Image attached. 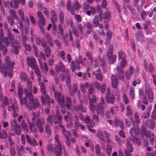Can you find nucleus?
I'll return each mask as SVG.
<instances>
[{
    "label": "nucleus",
    "mask_w": 156,
    "mask_h": 156,
    "mask_svg": "<svg viewBox=\"0 0 156 156\" xmlns=\"http://www.w3.org/2000/svg\"><path fill=\"white\" fill-rule=\"evenodd\" d=\"M73 6L75 10L79 11L82 5L79 3L78 0H74V3Z\"/></svg>",
    "instance_id": "nucleus-28"
},
{
    "label": "nucleus",
    "mask_w": 156,
    "mask_h": 156,
    "mask_svg": "<svg viewBox=\"0 0 156 156\" xmlns=\"http://www.w3.org/2000/svg\"><path fill=\"white\" fill-rule=\"evenodd\" d=\"M136 40L141 42H143L144 40V37L142 32L141 31H137L135 34Z\"/></svg>",
    "instance_id": "nucleus-18"
},
{
    "label": "nucleus",
    "mask_w": 156,
    "mask_h": 156,
    "mask_svg": "<svg viewBox=\"0 0 156 156\" xmlns=\"http://www.w3.org/2000/svg\"><path fill=\"white\" fill-rule=\"evenodd\" d=\"M95 150L97 156H101L102 154H101V147L99 145L97 144L95 147Z\"/></svg>",
    "instance_id": "nucleus-49"
},
{
    "label": "nucleus",
    "mask_w": 156,
    "mask_h": 156,
    "mask_svg": "<svg viewBox=\"0 0 156 156\" xmlns=\"http://www.w3.org/2000/svg\"><path fill=\"white\" fill-rule=\"evenodd\" d=\"M93 28V25L91 23H88L87 24V30L86 32L87 34H89L92 32Z\"/></svg>",
    "instance_id": "nucleus-34"
},
{
    "label": "nucleus",
    "mask_w": 156,
    "mask_h": 156,
    "mask_svg": "<svg viewBox=\"0 0 156 156\" xmlns=\"http://www.w3.org/2000/svg\"><path fill=\"white\" fill-rule=\"evenodd\" d=\"M26 60L28 66L32 69L36 68L38 66L37 65V62L32 56H27L26 58Z\"/></svg>",
    "instance_id": "nucleus-10"
},
{
    "label": "nucleus",
    "mask_w": 156,
    "mask_h": 156,
    "mask_svg": "<svg viewBox=\"0 0 156 156\" xmlns=\"http://www.w3.org/2000/svg\"><path fill=\"white\" fill-rule=\"evenodd\" d=\"M56 72L58 73L59 72L64 73L65 71V67L61 61H59L58 64L55 65V67Z\"/></svg>",
    "instance_id": "nucleus-13"
},
{
    "label": "nucleus",
    "mask_w": 156,
    "mask_h": 156,
    "mask_svg": "<svg viewBox=\"0 0 156 156\" xmlns=\"http://www.w3.org/2000/svg\"><path fill=\"white\" fill-rule=\"evenodd\" d=\"M109 49L107 53V56L109 64H112L115 63L116 60V55H113V47L110 45L109 46Z\"/></svg>",
    "instance_id": "nucleus-2"
},
{
    "label": "nucleus",
    "mask_w": 156,
    "mask_h": 156,
    "mask_svg": "<svg viewBox=\"0 0 156 156\" xmlns=\"http://www.w3.org/2000/svg\"><path fill=\"white\" fill-rule=\"evenodd\" d=\"M45 97L43 96H41V101L42 104L43 105H45L46 104V101L47 102V104L48 106L50 108V103H53L54 102V100L53 99L51 98L50 97L46 94H45Z\"/></svg>",
    "instance_id": "nucleus-9"
},
{
    "label": "nucleus",
    "mask_w": 156,
    "mask_h": 156,
    "mask_svg": "<svg viewBox=\"0 0 156 156\" xmlns=\"http://www.w3.org/2000/svg\"><path fill=\"white\" fill-rule=\"evenodd\" d=\"M10 66H6L5 65L2 66H0V71L3 73L5 77H6L7 75L10 78L12 77V69Z\"/></svg>",
    "instance_id": "nucleus-3"
},
{
    "label": "nucleus",
    "mask_w": 156,
    "mask_h": 156,
    "mask_svg": "<svg viewBox=\"0 0 156 156\" xmlns=\"http://www.w3.org/2000/svg\"><path fill=\"white\" fill-rule=\"evenodd\" d=\"M45 130L47 135H50L51 133V128L48 124H46L45 126Z\"/></svg>",
    "instance_id": "nucleus-64"
},
{
    "label": "nucleus",
    "mask_w": 156,
    "mask_h": 156,
    "mask_svg": "<svg viewBox=\"0 0 156 156\" xmlns=\"http://www.w3.org/2000/svg\"><path fill=\"white\" fill-rule=\"evenodd\" d=\"M51 15V23H54V21L57 22V15L55 10L54 9H51L50 10Z\"/></svg>",
    "instance_id": "nucleus-21"
},
{
    "label": "nucleus",
    "mask_w": 156,
    "mask_h": 156,
    "mask_svg": "<svg viewBox=\"0 0 156 156\" xmlns=\"http://www.w3.org/2000/svg\"><path fill=\"white\" fill-rule=\"evenodd\" d=\"M126 115L128 117L130 118L133 115V112L132 109L130 105H127L126 107Z\"/></svg>",
    "instance_id": "nucleus-24"
},
{
    "label": "nucleus",
    "mask_w": 156,
    "mask_h": 156,
    "mask_svg": "<svg viewBox=\"0 0 156 156\" xmlns=\"http://www.w3.org/2000/svg\"><path fill=\"white\" fill-rule=\"evenodd\" d=\"M76 108L77 110L81 111V112L85 113L86 112V110L83 105V104H79L76 107Z\"/></svg>",
    "instance_id": "nucleus-39"
},
{
    "label": "nucleus",
    "mask_w": 156,
    "mask_h": 156,
    "mask_svg": "<svg viewBox=\"0 0 156 156\" xmlns=\"http://www.w3.org/2000/svg\"><path fill=\"white\" fill-rule=\"evenodd\" d=\"M47 120L51 125H52L53 123L55 125H58L60 127V125H62V114L58 110L56 111L55 114L53 115H49L47 118Z\"/></svg>",
    "instance_id": "nucleus-1"
},
{
    "label": "nucleus",
    "mask_w": 156,
    "mask_h": 156,
    "mask_svg": "<svg viewBox=\"0 0 156 156\" xmlns=\"http://www.w3.org/2000/svg\"><path fill=\"white\" fill-rule=\"evenodd\" d=\"M54 151L55 156H61L62 152L61 144L55 145L54 147Z\"/></svg>",
    "instance_id": "nucleus-15"
},
{
    "label": "nucleus",
    "mask_w": 156,
    "mask_h": 156,
    "mask_svg": "<svg viewBox=\"0 0 156 156\" xmlns=\"http://www.w3.org/2000/svg\"><path fill=\"white\" fill-rule=\"evenodd\" d=\"M129 95L131 100H133L135 98L134 90L133 88L129 90Z\"/></svg>",
    "instance_id": "nucleus-58"
},
{
    "label": "nucleus",
    "mask_w": 156,
    "mask_h": 156,
    "mask_svg": "<svg viewBox=\"0 0 156 156\" xmlns=\"http://www.w3.org/2000/svg\"><path fill=\"white\" fill-rule=\"evenodd\" d=\"M36 125L41 133L44 131V126L45 125V121L43 118L40 117L37 119L36 121Z\"/></svg>",
    "instance_id": "nucleus-4"
},
{
    "label": "nucleus",
    "mask_w": 156,
    "mask_h": 156,
    "mask_svg": "<svg viewBox=\"0 0 156 156\" xmlns=\"http://www.w3.org/2000/svg\"><path fill=\"white\" fill-rule=\"evenodd\" d=\"M60 127L62 129V133L64 136H68L70 135V132L69 131H66L65 127L63 125H60Z\"/></svg>",
    "instance_id": "nucleus-37"
},
{
    "label": "nucleus",
    "mask_w": 156,
    "mask_h": 156,
    "mask_svg": "<svg viewBox=\"0 0 156 156\" xmlns=\"http://www.w3.org/2000/svg\"><path fill=\"white\" fill-rule=\"evenodd\" d=\"M0 50L2 51L3 55H5L6 54L8 50L5 45L2 44L0 46Z\"/></svg>",
    "instance_id": "nucleus-44"
},
{
    "label": "nucleus",
    "mask_w": 156,
    "mask_h": 156,
    "mask_svg": "<svg viewBox=\"0 0 156 156\" xmlns=\"http://www.w3.org/2000/svg\"><path fill=\"white\" fill-rule=\"evenodd\" d=\"M118 59H126L127 57V55L126 53L122 51H119L118 53Z\"/></svg>",
    "instance_id": "nucleus-33"
},
{
    "label": "nucleus",
    "mask_w": 156,
    "mask_h": 156,
    "mask_svg": "<svg viewBox=\"0 0 156 156\" xmlns=\"http://www.w3.org/2000/svg\"><path fill=\"white\" fill-rule=\"evenodd\" d=\"M27 83V86L29 90H31L32 89V83L29 78H28L26 81Z\"/></svg>",
    "instance_id": "nucleus-60"
},
{
    "label": "nucleus",
    "mask_w": 156,
    "mask_h": 156,
    "mask_svg": "<svg viewBox=\"0 0 156 156\" xmlns=\"http://www.w3.org/2000/svg\"><path fill=\"white\" fill-rule=\"evenodd\" d=\"M98 20V16L97 15H95L92 21V23L94 27H96L98 26H99V24Z\"/></svg>",
    "instance_id": "nucleus-29"
},
{
    "label": "nucleus",
    "mask_w": 156,
    "mask_h": 156,
    "mask_svg": "<svg viewBox=\"0 0 156 156\" xmlns=\"http://www.w3.org/2000/svg\"><path fill=\"white\" fill-rule=\"evenodd\" d=\"M12 2H13L14 3V5L15 8L16 9H17L19 7V3L18 0H14L10 2V6L12 8L13 7Z\"/></svg>",
    "instance_id": "nucleus-52"
},
{
    "label": "nucleus",
    "mask_w": 156,
    "mask_h": 156,
    "mask_svg": "<svg viewBox=\"0 0 156 156\" xmlns=\"http://www.w3.org/2000/svg\"><path fill=\"white\" fill-rule=\"evenodd\" d=\"M9 111H12V112H17L19 111V108L18 107L15 106L14 104H12L11 105L9 106L8 108Z\"/></svg>",
    "instance_id": "nucleus-31"
},
{
    "label": "nucleus",
    "mask_w": 156,
    "mask_h": 156,
    "mask_svg": "<svg viewBox=\"0 0 156 156\" xmlns=\"http://www.w3.org/2000/svg\"><path fill=\"white\" fill-rule=\"evenodd\" d=\"M24 94L26 98H28L29 102L34 99L32 93V90H29L27 89H24Z\"/></svg>",
    "instance_id": "nucleus-17"
},
{
    "label": "nucleus",
    "mask_w": 156,
    "mask_h": 156,
    "mask_svg": "<svg viewBox=\"0 0 156 156\" xmlns=\"http://www.w3.org/2000/svg\"><path fill=\"white\" fill-rule=\"evenodd\" d=\"M126 145L127 148L128 149L127 150L130 153H131L133 151V147L131 143L129 142V141L127 139L126 140Z\"/></svg>",
    "instance_id": "nucleus-40"
},
{
    "label": "nucleus",
    "mask_w": 156,
    "mask_h": 156,
    "mask_svg": "<svg viewBox=\"0 0 156 156\" xmlns=\"http://www.w3.org/2000/svg\"><path fill=\"white\" fill-rule=\"evenodd\" d=\"M97 136L100 140V142L103 147L105 145V139L103 132L101 131H99L97 133Z\"/></svg>",
    "instance_id": "nucleus-14"
},
{
    "label": "nucleus",
    "mask_w": 156,
    "mask_h": 156,
    "mask_svg": "<svg viewBox=\"0 0 156 156\" xmlns=\"http://www.w3.org/2000/svg\"><path fill=\"white\" fill-rule=\"evenodd\" d=\"M44 51L45 53L46 57L48 58L51 53V50L48 46H47V47L44 48Z\"/></svg>",
    "instance_id": "nucleus-51"
},
{
    "label": "nucleus",
    "mask_w": 156,
    "mask_h": 156,
    "mask_svg": "<svg viewBox=\"0 0 156 156\" xmlns=\"http://www.w3.org/2000/svg\"><path fill=\"white\" fill-rule=\"evenodd\" d=\"M134 118L136 124V125H138V124L140 123V117L139 115L136 113H135Z\"/></svg>",
    "instance_id": "nucleus-61"
},
{
    "label": "nucleus",
    "mask_w": 156,
    "mask_h": 156,
    "mask_svg": "<svg viewBox=\"0 0 156 156\" xmlns=\"http://www.w3.org/2000/svg\"><path fill=\"white\" fill-rule=\"evenodd\" d=\"M17 93L19 99H21L22 98L23 92V88H21L20 86H19L18 87Z\"/></svg>",
    "instance_id": "nucleus-45"
},
{
    "label": "nucleus",
    "mask_w": 156,
    "mask_h": 156,
    "mask_svg": "<svg viewBox=\"0 0 156 156\" xmlns=\"http://www.w3.org/2000/svg\"><path fill=\"white\" fill-rule=\"evenodd\" d=\"M155 123L154 122L150 121L147 125V126L148 128L151 129H153L154 127Z\"/></svg>",
    "instance_id": "nucleus-50"
},
{
    "label": "nucleus",
    "mask_w": 156,
    "mask_h": 156,
    "mask_svg": "<svg viewBox=\"0 0 156 156\" xmlns=\"http://www.w3.org/2000/svg\"><path fill=\"white\" fill-rule=\"evenodd\" d=\"M12 17H13L16 20H18L19 19L18 16L17 15V13L16 11L13 9H11L9 11Z\"/></svg>",
    "instance_id": "nucleus-36"
},
{
    "label": "nucleus",
    "mask_w": 156,
    "mask_h": 156,
    "mask_svg": "<svg viewBox=\"0 0 156 156\" xmlns=\"http://www.w3.org/2000/svg\"><path fill=\"white\" fill-rule=\"evenodd\" d=\"M40 90L42 94L43 95H45L46 94V91L44 85L42 82L40 83Z\"/></svg>",
    "instance_id": "nucleus-46"
},
{
    "label": "nucleus",
    "mask_w": 156,
    "mask_h": 156,
    "mask_svg": "<svg viewBox=\"0 0 156 156\" xmlns=\"http://www.w3.org/2000/svg\"><path fill=\"white\" fill-rule=\"evenodd\" d=\"M110 94V90L109 87L107 88V92L105 96V99L107 103L113 104L115 101V98L113 94Z\"/></svg>",
    "instance_id": "nucleus-5"
},
{
    "label": "nucleus",
    "mask_w": 156,
    "mask_h": 156,
    "mask_svg": "<svg viewBox=\"0 0 156 156\" xmlns=\"http://www.w3.org/2000/svg\"><path fill=\"white\" fill-rule=\"evenodd\" d=\"M39 106V101L37 98H35L34 100L29 102L28 103L27 109L31 111L33 109H35L38 108Z\"/></svg>",
    "instance_id": "nucleus-7"
},
{
    "label": "nucleus",
    "mask_w": 156,
    "mask_h": 156,
    "mask_svg": "<svg viewBox=\"0 0 156 156\" xmlns=\"http://www.w3.org/2000/svg\"><path fill=\"white\" fill-rule=\"evenodd\" d=\"M18 13L19 14L21 20L24 21L25 20L24 14L23 12L21 9H19L18 11Z\"/></svg>",
    "instance_id": "nucleus-59"
},
{
    "label": "nucleus",
    "mask_w": 156,
    "mask_h": 156,
    "mask_svg": "<svg viewBox=\"0 0 156 156\" xmlns=\"http://www.w3.org/2000/svg\"><path fill=\"white\" fill-rule=\"evenodd\" d=\"M127 65V62L126 59H121L120 62V66L121 68L125 67Z\"/></svg>",
    "instance_id": "nucleus-55"
},
{
    "label": "nucleus",
    "mask_w": 156,
    "mask_h": 156,
    "mask_svg": "<svg viewBox=\"0 0 156 156\" xmlns=\"http://www.w3.org/2000/svg\"><path fill=\"white\" fill-rule=\"evenodd\" d=\"M20 103L22 105H24L27 108L28 106V103L27 99L25 96L23 98H22L19 99Z\"/></svg>",
    "instance_id": "nucleus-32"
},
{
    "label": "nucleus",
    "mask_w": 156,
    "mask_h": 156,
    "mask_svg": "<svg viewBox=\"0 0 156 156\" xmlns=\"http://www.w3.org/2000/svg\"><path fill=\"white\" fill-rule=\"evenodd\" d=\"M58 16L60 23L63 24L64 22V16L62 11H59Z\"/></svg>",
    "instance_id": "nucleus-38"
},
{
    "label": "nucleus",
    "mask_w": 156,
    "mask_h": 156,
    "mask_svg": "<svg viewBox=\"0 0 156 156\" xmlns=\"http://www.w3.org/2000/svg\"><path fill=\"white\" fill-rule=\"evenodd\" d=\"M116 72L115 75L120 80L123 81L124 80V71L123 68L119 66L116 67Z\"/></svg>",
    "instance_id": "nucleus-6"
},
{
    "label": "nucleus",
    "mask_w": 156,
    "mask_h": 156,
    "mask_svg": "<svg viewBox=\"0 0 156 156\" xmlns=\"http://www.w3.org/2000/svg\"><path fill=\"white\" fill-rule=\"evenodd\" d=\"M132 122L133 127L131 128L129 131V133L132 136L138 135L140 131V128L138 125H135L133 121Z\"/></svg>",
    "instance_id": "nucleus-11"
},
{
    "label": "nucleus",
    "mask_w": 156,
    "mask_h": 156,
    "mask_svg": "<svg viewBox=\"0 0 156 156\" xmlns=\"http://www.w3.org/2000/svg\"><path fill=\"white\" fill-rule=\"evenodd\" d=\"M141 133L143 136H145L147 138H149L151 134L152 133L150 131H148L146 128L143 126H142L141 128Z\"/></svg>",
    "instance_id": "nucleus-19"
},
{
    "label": "nucleus",
    "mask_w": 156,
    "mask_h": 156,
    "mask_svg": "<svg viewBox=\"0 0 156 156\" xmlns=\"http://www.w3.org/2000/svg\"><path fill=\"white\" fill-rule=\"evenodd\" d=\"M7 20L9 24L11 26L13 25L14 23V21L13 18L11 16H9L7 18Z\"/></svg>",
    "instance_id": "nucleus-62"
},
{
    "label": "nucleus",
    "mask_w": 156,
    "mask_h": 156,
    "mask_svg": "<svg viewBox=\"0 0 156 156\" xmlns=\"http://www.w3.org/2000/svg\"><path fill=\"white\" fill-rule=\"evenodd\" d=\"M106 146L107 147L106 149V152L108 156H110L111 154L112 147L111 145H109V144H107Z\"/></svg>",
    "instance_id": "nucleus-54"
},
{
    "label": "nucleus",
    "mask_w": 156,
    "mask_h": 156,
    "mask_svg": "<svg viewBox=\"0 0 156 156\" xmlns=\"http://www.w3.org/2000/svg\"><path fill=\"white\" fill-rule=\"evenodd\" d=\"M128 139L129 141H132L133 143L137 144L138 146H140L141 144L140 139L135 137L134 136L129 137Z\"/></svg>",
    "instance_id": "nucleus-23"
},
{
    "label": "nucleus",
    "mask_w": 156,
    "mask_h": 156,
    "mask_svg": "<svg viewBox=\"0 0 156 156\" xmlns=\"http://www.w3.org/2000/svg\"><path fill=\"white\" fill-rule=\"evenodd\" d=\"M71 68L73 72H74L76 69L78 68V70H80V67L79 66H76L74 61H72L71 64Z\"/></svg>",
    "instance_id": "nucleus-53"
},
{
    "label": "nucleus",
    "mask_w": 156,
    "mask_h": 156,
    "mask_svg": "<svg viewBox=\"0 0 156 156\" xmlns=\"http://www.w3.org/2000/svg\"><path fill=\"white\" fill-rule=\"evenodd\" d=\"M28 121L27 123L29 124V128L31 131L34 132H36L37 129L35 127V122H32V123H31L30 122H29L28 120Z\"/></svg>",
    "instance_id": "nucleus-35"
},
{
    "label": "nucleus",
    "mask_w": 156,
    "mask_h": 156,
    "mask_svg": "<svg viewBox=\"0 0 156 156\" xmlns=\"http://www.w3.org/2000/svg\"><path fill=\"white\" fill-rule=\"evenodd\" d=\"M98 27L99 29L98 30V33L99 34L103 36H105V34L103 30V25L101 24L100 23Z\"/></svg>",
    "instance_id": "nucleus-43"
},
{
    "label": "nucleus",
    "mask_w": 156,
    "mask_h": 156,
    "mask_svg": "<svg viewBox=\"0 0 156 156\" xmlns=\"http://www.w3.org/2000/svg\"><path fill=\"white\" fill-rule=\"evenodd\" d=\"M9 153L10 156H15L16 151L15 147H10L9 148Z\"/></svg>",
    "instance_id": "nucleus-57"
},
{
    "label": "nucleus",
    "mask_w": 156,
    "mask_h": 156,
    "mask_svg": "<svg viewBox=\"0 0 156 156\" xmlns=\"http://www.w3.org/2000/svg\"><path fill=\"white\" fill-rule=\"evenodd\" d=\"M12 131H14L17 135H20L21 133V130L19 124H16V126L11 129Z\"/></svg>",
    "instance_id": "nucleus-25"
},
{
    "label": "nucleus",
    "mask_w": 156,
    "mask_h": 156,
    "mask_svg": "<svg viewBox=\"0 0 156 156\" xmlns=\"http://www.w3.org/2000/svg\"><path fill=\"white\" fill-rule=\"evenodd\" d=\"M37 15L38 18V20L45 19L44 16L42 12L40 11H38L37 12Z\"/></svg>",
    "instance_id": "nucleus-56"
},
{
    "label": "nucleus",
    "mask_w": 156,
    "mask_h": 156,
    "mask_svg": "<svg viewBox=\"0 0 156 156\" xmlns=\"http://www.w3.org/2000/svg\"><path fill=\"white\" fill-rule=\"evenodd\" d=\"M86 56L88 58V60L91 63H93V59L91 53L89 51H87L85 53Z\"/></svg>",
    "instance_id": "nucleus-41"
},
{
    "label": "nucleus",
    "mask_w": 156,
    "mask_h": 156,
    "mask_svg": "<svg viewBox=\"0 0 156 156\" xmlns=\"http://www.w3.org/2000/svg\"><path fill=\"white\" fill-rule=\"evenodd\" d=\"M5 61L7 66H10L11 69H13V66L15 64L14 62L10 61V58L9 56L7 55L5 57Z\"/></svg>",
    "instance_id": "nucleus-22"
},
{
    "label": "nucleus",
    "mask_w": 156,
    "mask_h": 156,
    "mask_svg": "<svg viewBox=\"0 0 156 156\" xmlns=\"http://www.w3.org/2000/svg\"><path fill=\"white\" fill-rule=\"evenodd\" d=\"M78 90V86L76 83H74L73 85V88L71 87L69 90L70 95L72 97L74 96V94L77 92Z\"/></svg>",
    "instance_id": "nucleus-20"
},
{
    "label": "nucleus",
    "mask_w": 156,
    "mask_h": 156,
    "mask_svg": "<svg viewBox=\"0 0 156 156\" xmlns=\"http://www.w3.org/2000/svg\"><path fill=\"white\" fill-rule=\"evenodd\" d=\"M145 94L148 95V99L149 102L151 103L152 102L154 99V93L151 89L148 88L146 89Z\"/></svg>",
    "instance_id": "nucleus-12"
},
{
    "label": "nucleus",
    "mask_w": 156,
    "mask_h": 156,
    "mask_svg": "<svg viewBox=\"0 0 156 156\" xmlns=\"http://www.w3.org/2000/svg\"><path fill=\"white\" fill-rule=\"evenodd\" d=\"M97 113L101 116H103L104 114V108L103 106H99L98 105L96 109Z\"/></svg>",
    "instance_id": "nucleus-26"
},
{
    "label": "nucleus",
    "mask_w": 156,
    "mask_h": 156,
    "mask_svg": "<svg viewBox=\"0 0 156 156\" xmlns=\"http://www.w3.org/2000/svg\"><path fill=\"white\" fill-rule=\"evenodd\" d=\"M149 12L147 11H145L144 10H142L141 12L140 16L141 17L142 20H144L146 19V16L147 15Z\"/></svg>",
    "instance_id": "nucleus-48"
},
{
    "label": "nucleus",
    "mask_w": 156,
    "mask_h": 156,
    "mask_svg": "<svg viewBox=\"0 0 156 156\" xmlns=\"http://www.w3.org/2000/svg\"><path fill=\"white\" fill-rule=\"evenodd\" d=\"M84 121L87 124V126L88 128H93L95 126V124L94 122L91 121L89 116H86L84 119Z\"/></svg>",
    "instance_id": "nucleus-16"
},
{
    "label": "nucleus",
    "mask_w": 156,
    "mask_h": 156,
    "mask_svg": "<svg viewBox=\"0 0 156 156\" xmlns=\"http://www.w3.org/2000/svg\"><path fill=\"white\" fill-rule=\"evenodd\" d=\"M7 36L8 38L10 40V42L11 43L14 40L13 36L11 34L10 31H8L7 32Z\"/></svg>",
    "instance_id": "nucleus-63"
},
{
    "label": "nucleus",
    "mask_w": 156,
    "mask_h": 156,
    "mask_svg": "<svg viewBox=\"0 0 156 156\" xmlns=\"http://www.w3.org/2000/svg\"><path fill=\"white\" fill-rule=\"evenodd\" d=\"M54 96L55 99L61 106H65V99L64 95H62L60 92H58L54 94Z\"/></svg>",
    "instance_id": "nucleus-8"
},
{
    "label": "nucleus",
    "mask_w": 156,
    "mask_h": 156,
    "mask_svg": "<svg viewBox=\"0 0 156 156\" xmlns=\"http://www.w3.org/2000/svg\"><path fill=\"white\" fill-rule=\"evenodd\" d=\"M34 69H35V73L37 75V77L39 82V83L41 81V74L40 71V70L38 68V67H37L36 68H34Z\"/></svg>",
    "instance_id": "nucleus-47"
},
{
    "label": "nucleus",
    "mask_w": 156,
    "mask_h": 156,
    "mask_svg": "<svg viewBox=\"0 0 156 156\" xmlns=\"http://www.w3.org/2000/svg\"><path fill=\"white\" fill-rule=\"evenodd\" d=\"M111 13L109 12H106L104 14L103 19L104 23H107L110 18Z\"/></svg>",
    "instance_id": "nucleus-30"
},
{
    "label": "nucleus",
    "mask_w": 156,
    "mask_h": 156,
    "mask_svg": "<svg viewBox=\"0 0 156 156\" xmlns=\"http://www.w3.org/2000/svg\"><path fill=\"white\" fill-rule=\"evenodd\" d=\"M45 37L50 46L52 47L53 45V42L52 39L50 35L48 33H46Z\"/></svg>",
    "instance_id": "nucleus-27"
},
{
    "label": "nucleus",
    "mask_w": 156,
    "mask_h": 156,
    "mask_svg": "<svg viewBox=\"0 0 156 156\" xmlns=\"http://www.w3.org/2000/svg\"><path fill=\"white\" fill-rule=\"evenodd\" d=\"M67 75L66 76L67 80H66V84L69 90L71 87V81L69 73H67Z\"/></svg>",
    "instance_id": "nucleus-42"
}]
</instances>
